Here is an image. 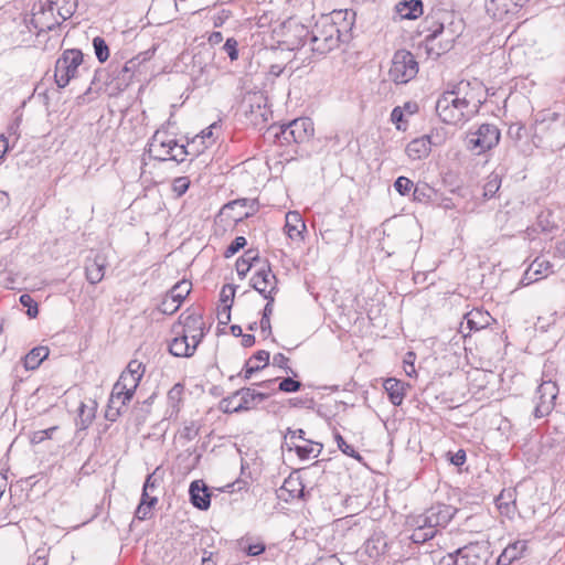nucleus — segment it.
<instances>
[{"label":"nucleus","instance_id":"nucleus-34","mask_svg":"<svg viewBox=\"0 0 565 565\" xmlns=\"http://www.w3.org/2000/svg\"><path fill=\"white\" fill-rule=\"evenodd\" d=\"M49 355V350L45 347H38L32 349L23 359V364L26 370H35Z\"/></svg>","mask_w":565,"mask_h":565},{"label":"nucleus","instance_id":"nucleus-2","mask_svg":"<svg viewBox=\"0 0 565 565\" xmlns=\"http://www.w3.org/2000/svg\"><path fill=\"white\" fill-rule=\"evenodd\" d=\"M342 17V11H333L331 14L321 15L311 30L310 43L312 51L327 54L339 46L340 29L337 19Z\"/></svg>","mask_w":565,"mask_h":565},{"label":"nucleus","instance_id":"nucleus-7","mask_svg":"<svg viewBox=\"0 0 565 565\" xmlns=\"http://www.w3.org/2000/svg\"><path fill=\"white\" fill-rule=\"evenodd\" d=\"M418 62L407 50H397L391 62L390 78L395 84H407L418 74Z\"/></svg>","mask_w":565,"mask_h":565},{"label":"nucleus","instance_id":"nucleus-52","mask_svg":"<svg viewBox=\"0 0 565 565\" xmlns=\"http://www.w3.org/2000/svg\"><path fill=\"white\" fill-rule=\"evenodd\" d=\"M413 186V181L406 177H398L394 182V188L401 195H407Z\"/></svg>","mask_w":565,"mask_h":565},{"label":"nucleus","instance_id":"nucleus-25","mask_svg":"<svg viewBox=\"0 0 565 565\" xmlns=\"http://www.w3.org/2000/svg\"><path fill=\"white\" fill-rule=\"evenodd\" d=\"M402 19L414 20L423 14L422 0L401 1L395 7Z\"/></svg>","mask_w":565,"mask_h":565},{"label":"nucleus","instance_id":"nucleus-18","mask_svg":"<svg viewBox=\"0 0 565 565\" xmlns=\"http://www.w3.org/2000/svg\"><path fill=\"white\" fill-rule=\"evenodd\" d=\"M191 503L200 509L207 510L211 505V494L207 487L201 481H192L189 489Z\"/></svg>","mask_w":565,"mask_h":565},{"label":"nucleus","instance_id":"nucleus-21","mask_svg":"<svg viewBox=\"0 0 565 565\" xmlns=\"http://www.w3.org/2000/svg\"><path fill=\"white\" fill-rule=\"evenodd\" d=\"M268 363L269 352L266 350H259L246 361L242 372L238 375L244 380H249L254 373L267 366Z\"/></svg>","mask_w":565,"mask_h":565},{"label":"nucleus","instance_id":"nucleus-11","mask_svg":"<svg viewBox=\"0 0 565 565\" xmlns=\"http://www.w3.org/2000/svg\"><path fill=\"white\" fill-rule=\"evenodd\" d=\"M51 3L52 0H40L33 8L31 24L39 33L52 31L63 22L55 14V7Z\"/></svg>","mask_w":565,"mask_h":565},{"label":"nucleus","instance_id":"nucleus-47","mask_svg":"<svg viewBox=\"0 0 565 565\" xmlns=\"http://www.w3.org/2000/svg\"><path fill=\"white\" fill-rule=\"evenodd\" d=\"M301 382L287 376L279 382L278 390L284 393H296L301 388Z\"/></svg>","mask_w":565,"mask_h":565},{"label":"nucleus","instance_id":"nucleus-53","mask_svg":"<svg viewBox=\"0 0 565 565\" xmlns=\"http://www.w3.org/2000/svg\"><path fill=\"white\" fill-rule=\"evenodd\" d=\"M190 186V180L188 177H178L172 182V191L177 196H182Z\"/></svg>","mask_w":565,"mask_h":565},{"label":"nucleus","instance_id":"nucleus-54","mask_svg":"<svg viewBox=\"0 0 565 565\" xmlns=\"http://www.w3.org/2000/svg\"><path fill=\"white\" fill-rule=\"evenodd\" d=\"M238 403V395L234 392L231 396L225 397L221 401V407L224 413H241V411L235 409Z\"/></svg>","mask_w":565,"mask_h":565},{"label":"nucleus","instance_id":"nucleus-26","mask_svg":"<svg viewBox=\"0 0 565 565\" xmlns=\"http://www.w3.org/2000/svg\"><path fill=\"white\" fill-rule=\"evenodd\" d=\"M383 386L388 395L391 403L395 406H399L403 403L405 396L404 383L399 380L390 377L384 381Z\"/></svg>","mask_w":565,"mask_h":565},{"label":"nucleus","instance_id":"nucleus-23","mask_svg":"<svg viewBox=\"0 0 565 565\" xmlns=\"http://www.w3.org/2000/svg\"><path fill=\"white\" fill-rule=\"evenodd\" d=\"M552 265L548 260L543 258H535L532 264L529 266L524 274L523 281L525 285L534 282L543 277H546L551 271Z\"/></svg>","mask_w":565,"mask_h":565},{"label":"nucleus","instance_id":"nucleus-36","mask_svg":"<svg viewBox=\"0 0 565 565\" xmlns=\"http://www.w3.org/2000/svg\"><path fill=\"white\" fill-rule=\"evenodd\" d=\"M282 489L289 492L290 498L306 499L305 486L299 478H291L285 480Z\"/></svg>","mask_w":565,"mask_h":565},{"label":"nucleus","instance_id":"nucleus-5","mask_svg":"<svg viewBox=\"0 0 565 565\" xmlns=\"http://www.w3.org/2000/svg\"><path fill=\"white\" fill-rule=\"evenodd\" d=\"M268 132L273 134L275 141L280 146L291 143L300 145L310 140L313 136L315 128L310 118L300 117L280 126L273 125L268 129Z\"/></svg>","mask_w":565,"mask_h":565},{"label":"nucleus","instance_id":"nucleus-10","mask_svg":"<svg viewBox=\"0 0 565 565\" xmlns=\"http://www.w3.org/2000/svg\"><path fill=\"white\" fill-rule=\"evenodd\" d=\"M457 84V94H460L463 100H467V107L472 116H475L482 104L487 100V89L484 85L473 79L470 81H460Z\"/></svg>","mask_w":565,"mask_h":565},{"label":"nucleus","instance_id":"nucleus-29","mask_svg":"<svg viewBox=\"0 0 565 565\" xmlns=\"http://www.w3.org/2000/svg\"><path fill=\"white\" fill-rule=\"evenodd\" d=\"M184 385L181 383L174 384L168 392V412L169 416L177 415L180 411V405L183 399Z\"/></svg>","mask_w":565,"mask_h":565},{"label":"nucleus","instance_id":"nucleus-8","mask_svg":"<svg viewBox=\"0 0 565 565\" xmlns=\"http://www.w3.org/2000/svg\"><path fill=\"white\" fill-rule=\"evenodd\" d=\"M500 130L493 124H482L476 131H470L466 137V147L477 154H481L493 147L500 141Z\"/></svg>","mask_w":565,"mask_h":565},{"label":"nucleus","instance_id":"nucleus-32","mask_svg":"<svg viewBox=\"0 0 565 565\" xmlns=\"http://www.w3.org/2000/svg\"><path fill=\"white\" fill-rule=\"evenodd\" d=\"M259 259L258 250L248 249L236 260V271L241 278H244L249 271L254 262Z\"/></svg>","mask_w":565,"mask_h":565},{"label":"nucleus","instance_id":"nucleus-61","mask_svg":"<svg viewBox=\"0 0 565 565\" xmlns=\"http://www.w3.org/2000/svg\"><path fill=\"white\" fill-rule=\"evenodd\" d=\"M124 372L135 375L139 379H142L143 373H145V366L142 365L141 362H139L137 360H132L128 363L127 369Z\"/></svg>","mask_w":565,"mask_h":565},{"label":"nucleus","instance_id":"nucleus-38","mask_svg":"<svg viewBox=\"0 0 565 565\" xmlns=\"http://www.w3.org/2000/svg\"><path fill=\"white\" fill-rule=\"evenodd\" d=\"M192 284L188 280H181L177 282L167 294L174 298L177 301L181 302L188 297L191 292Z\"/></svg>","mask_w":565,"mask_h":565},{"label":"nucleus","instance_id":"nucleus-15","mask_svg":"<svg viewBox=\"0 0 565 565\" xmlns=\"http://www.w3.org/2000/svg\"><path fill=\"white\" fill-rule=\"evenodd\" d=\"M182 334L191 339L192 342L199 344L204 337V322L201 315L191 313L181 316Z\"/></svg>","mask_w":565,"mask_h":565},{"label":"nucleus","instance_id":"nucleus-57","mask_svg":"<svg viewBox=\"0 0 565 565\" xmlns=\"http://www.w3.org/2000/svg\"><path fill=\"white\" fill-rule=\"evenodd\" d=\"M199 435V426L194 422H190L180 430V437L191 441Z\"/></svg>","mask_w":565,"mask_h":565},{"label":"nucleus","instance_id":"nucleus-17","mask_svg":"<svg viewBox=\"0 0 565 565\" xmlns=\"http://www.w3.org/2000/svg\"><path fill=\"white\" fill-rule=\"evenodd\" d=\"M107 262L103 254H95L85 262V275L89 284L96 285L103 280Z\"/></svg>","mask_w":565,"mask_h":565},{"label":"nucleus","instance_id":"nucleus-48","mask_svg":"<svg viewBox=\"0 0 565 565\" xmlns=\"http://www.w3.org/2000/svg\"><path fill=\"white\" fill-rule=\"evenodd\" d=\"M222 51L227 54L231 62L238 60V42L234 38H228L222 46Z\"/></svg>","mask_w":565,"mask_h":565},{"label":"nucleus","instance_id":"nucleus-31","mask_svg":"<svg viewBox=\"0 0 565 565\" xmlns=\"http://www.w3.org/2000/svg\"><path fill=\"white\" fill-rule=\"evenodd\" d=\"M526 548L525 541H516L512 544H509L499 557L500 563H512L513 561L520 558Z\"/></svg>","mask_w":565,"mask_h":565},{"label":"nucleus","instance_id":"nucleus-41","mask_svg":"<svg viewBox=\"0 0 565 565\" xmlns=\"http://www.w3.org/2000/svg\"><path fill=\"white\" fill-rule=\"evenodd\" d=\"M501 186V178L498 173H491L486 184L483 185V196L486 199H491L499 191Z\"/></svg>","mask_w":565,"mask_h":565},{"label":"nucleus","instance_id":"nucleus-24","mask_svg":"<svg viewBox=\"0 0 565 565\" xmlns=\"http://www.w3.org/2000/svg\"><path fill=\"white\" fill-rule=\"evenodd\" d=\"M186 335H178L169 344V351L172 355L179 358H190L194 354L199 344L190 342Z\"/></svg>","mask_w":565,"mask_h":565},{"label":"nucleus","instance_id":"nucleus-20","mask_svg":"<svg viewBox=\"0 0 565 565\" xmlns=\"http://www.w3.org/2000/svg\"><path fill=\"white\" fill-rule=\"evenodd\" d=\"M306 224L297 211H290L286 214L285 232L291 241H303Z\"/></svg>","mask_w":565,"mask_h":565},{"label":"nucleus","instance_id":"nucleus-55","mask_svg":"<svg viewBox=\"0 0 565 565\" xmlns=\"http://www.w3.org/2000/svg\"><path fill=\"white\" fill-rule=\"evenodd\" d=\"M444 32V25L440 24L433 33L428 34L425 39L426 41V46H427V51H428V54H431L434 53L436 56H439L440 55V51H436L435 50V40L437 39V36L439 34H441Z\"/></svg>","mask_w":565,"mask_h":565},{"label":"nucleus","instance_id":"nucleus-22","mask_svg":"<svg viewBox=\"0 0 565 565\" xmlns=\"http://www.w3.org/2000/svg\"><path fill=\"white\" fill-rule=\"evenodd\" d=\"M521 0H490L486 8L487 12L495 19H502L509 13L518 12V8L522 4Z\"/></svg>","mask_w":565,"mask_h":565},{"label":"nucleus","instance_id":"nucleus-49","mask_svg":"<svg viewBox=\"0 0 565 565\" xmlns=\"http://www.w3.org/2000/svg\"><path fill=\"white\" fill-rule=\"evenodd\" d=\"M20 303L23 307L28 308L26 315L30 318H35L38 316V313H39L38 303L34 301V299L30 295H28V294L21 295Z\"/></svg>","mask_w":565,"mask_h":565},{"label":"nucleus","instance_id":"nucleus-51","mask_svg":"<svg viewBox=\"0 0 565 565\" xmlns=\"http://www.w3.org/2000/svg\"><path fill=\"white\" fill-rule=\"evenodd\" d=\"M172 148H173V150L169 151V156L167 157V160L183 162L188 154L185 146L179 145L178 141L175 140V146H172Z\"/></svg>","mask_w":565,"mask_h":565},{"label":"nucleus","instance_id":"nucleus-6","mask_svg":"<svg viewBox=\"0 0 565 565\" xmlns=\"http://www.w3.org/2000/svg\"><path fill=\"white\" fill-rule=\"evenodd\" d=\"M84 63L81 50H65L55 62L54 79L60 88L66 87L71 79L79 75V67Z\"/></svg>","mask_w":565,"mask_h":565},{"label":"nucleus","instance_id":"nucleus-58","mask_svg":"<svg viewBox=\"0 0 565 565\" xmlns=\"http://www.w3.org/2000/svg\"><path fill=\"white\" fill-rule=\"evenodd\" d=\"M159 470L160 468H157L152 473L147 476L142 489L151 492L159 487L161 482V476L159 475Z\"/></svg>","mask_w":565,"mask_h":565},{"label":"nucleus","instance_id":"nucleus-19","mask_svg":"<svg viewBox=\"0 0 565 565\" xmlns=\"http://www.w3.org/2000/svg\"><path fill=\"white\" fill-rule=\"evenodd\" d=\"M431 145L430 136L424 135L408 142L405 151L409 159L422 160L430 153Z\"/></svg>","mask_w":565,"mask_h":565},{"label":"nucleus","instance_id":"nucleus-30","mask_svg":"<svg viewBox=\"0 0 565 565\" xmlns=\"http://www.w3.org/2000/svg\"><path fill=\"white\" fill-rule=\"evenodd\" d=\"M437 533V530L429 524H424V519L418 516L417 527L413 531L411 539L416 544H423L431 540Z\"/></svg>","mask_w":565,"mask_h":565},{"label":"nucleus","instance_id":"nucleus-56","mask_svg":"<svg viewBox=\"0 0 565 565\" xmlns=\"http://www.w3.org/2000/svg\"><path fill=\"white\" fill-rule=\"evenodd\" d=\"M246 238L243 236H237L225 249L224 256L230 258L234 256L239 249L244 248L246 245Z\"/></svg>","mask_w":565,"mask_h":565},{"label":"nucleus","instance_id":"nucleus-27","mask_svg":"<svg viewBox=\"0 0 565 565\" xmlns=\"http://www.w3.org/2000/svg\"><path fill=\"white\" fill-rule=\"evenodd\" d=\"M491 316L479 309L471 310L465 316L467 327L470 331H479L490 324Z\"/></svg>","mask_w":565,"mask_h":565},{"label":"nucleus","instance_id":"nucleus-33","mask_svg":"<svg viewBox=\"0 0 565 565\" xmlns=\"http://www.w3.org/2000/svg\"><path fill=\"white\" fill-rule=\"evenodd\" d=\"M52 7H55V14L61 21L70 19L77 9V0H52Z\"/></svg>","mask_w":565,"mask_h":565},{"label":"nucleus","instance_id":"nucleus-16","mask_svg":"<svg viewBox=\"0 0 565 565\" xmlns=\"http://www.w3.org/2000/svg\"><path fill=\"white\" fill-rule=\"evenodd\" d=\"M236 395H238V403L235 409L241 412L257 408L260 403L270 396L269 393L258 392L252 387H242L236 391Z\"/></svg>","mask_w":565,"mask_h":565},{"label":"nucleus","instance_id":"nucleus-63","mask_svg":"<svg viewBox=\"0 0 565 565\" xmlns=\"http://www.w3.org/2000/svg\"><path fill=\"white\" fill-rule=\"evenodd\" d=\"M288 362H289V359L282 354V353H277L274 355L273 358V364L280 367V369H284L287 373H292L295 376H297V374L288 366Z\"/></svg>","mask_w":565,"mask_h":565},{"label":"nucleus","instance_id":"nucleus-43","mask_svg":"<svg viewBox=\"0 0 565 565\" xmlns=\"http://www.w3.org/2000/svg\"><path fill=\"white\" fill-rule=\"evenodd\" d=\"M93 46H94V51H95V55H96L97 60L100 63L106 62L109 57V49H108V45L105 42V40L100 36L94 38Z\"/></svg>","mask_w":565,"mask_h":565},{"label":"nucleus","instance_id":"nucleus-14","mask_svg":"<svg viewBox=\"0 0 565 565\" xmlns=\"http://www.w3.org/2000/svg\"><path fill=\"white\" fill-rule=\"evenodd\" d=\"M250 286L260 295H275L277 292V278L269 266L257 270L250 278Z\"/></svg>","mask_w":565,"mask_h":565},{"label":"nucleus","instance_id":"nucleus-60","mask_svg":"<svg viewBox=\"0 0 565 565\" xmlns=\"http://www.w3.org/2000/svg\"><path fill=\"white\" fill-rule=\"evenodd\" d=\"M235 296V287L233 285H224L221 290V302L223 306H231Z\"/></svg>","mask_w":565,"mask_h":565},{"label":"nucleus","instance_id":"nucleus-39","mask_svg":"<svg viewBox=\"0 0 565 565\" xmlns=\"http://www.w3.org/2000/svg\"><path fill=\"white\" fill-rule=\"evenodd\" d=\"M295 450L299 458L308 459L310 457H318L322 450V445L319 443L309 441V445L306 446H297L295 445Z\"/></svg>","mask_w":565,"mask_h":565},{"label":"nucleus","instance_id":"nucleus-46","mask_svg":"<svg viewBox=\"0 0 565 565\" xmlns=\"http://www.w3.org/2000/svg\"><path fill=\"white\" fill-rule=\"evenodd\" d=\"M50 547H39L34 554L29 558L28 565H47Z\"/></svg>","mask_w":565,"mask_h":565},{"label":"nucleus","instance_id":"nucleus-42","mask_svg":"<svg viewBox=\"0 0 565 565\" xmlns=\"http://www.w3.org/2000/svg\"><path fill=\"white\" fill-rule=\"evenodd\" d=\"M289 32H292L297 39V42L292 43L296 47L303 46L307 43V40L310 41L311 31L302 24H295L292 29H289Z\"/></svg>","mask_w":565,"mask_h":565},{"label":"nucleus","instance_id":"nucleus-13","mask_svg":"<svg viewBox=\"0 0 565 565\" xmlns=\"http://www.w3.org/2000/svg\"><path fill=\"white\" fill-rule=\"evenodd\" d=\"M456 512V508L448 504L438 503L430 507L420 516L424 519V524H429L437 530L439 526H446L455 516Z\"/></svg>","mask_w":565,"mask_h":565},{"label":"nucleus","instance_id":"nucleus-35","mask_svg":"<svg viewBox=\"0 0 565 565\" xmlns=\"http://www.w3.org/2000/svg\"><path fill=\"white\" fill-rule=\"evenodd\" d=\"M536 225L543 233H553L557 230V220L552 211L545 210L537 215Z\"/></svg>","mask_w":565,"mask_h":565},{"label":"nucleus","instance_id":"nucleus-1","mask_svg":"<svg viewBox=\"0 0 565 565\" xmlns=\"http://www.w3.org/2000/svg\"><path fill=\"white\" fill-rule=\"evenodd\" d=\"M533 138L552 148L565 146V117L556 111L544 109L534 118Z\"/></svg>","mask_w":565,"mask_h":565},{"label":"nucleus","instance_id":"nucleus-59","mask_svg":"<svg viewBox=\"0 0 565 565\" xmlns=\"http://www.w3.org/2000/svg\"><path fill=\"white\" fill-rule=\"evenodd\" d=\"M290 407L313 408L315 401L311 397H294L288 401Z\"/></svg>","mask_w":565,"mask_h":565},{"label":"nucleus","instance_id":"nucleus-64","mask_svg":"<svg viewBox=\"0 0 565 565\" xmlns=\"http://www.w3.org/2000/svg\"><path fill=\"white\" fill-rule=\"evenodd\" d=\"M110 394L121 396L124 399H131L134 397V395L128 392V388L120 382L119 379L113 386Z\"/></svg>","mask_w":565,"mask_h":565},{"label":"nucleus","instance_id":"nucleus-50","mask_svg":"<svg viewBox=\"0 0 565 565\" xmlns=\"http://www.w3.org/2000/svg\"><path fill=\"white\" fill-rule=\"evenodd\" d=\"M119 380L128 388V392H130L132 395L135 394L141 381V379L126 372H122L120 374Z\"/></svg>","mask_w":565,"mask_h":565},{"label":"nucleus","instance_id":"nucleus-9","mask_svg":"<svg viewBox=\"0 0 565 565\" xmlns=\"http://www.w3.org/2000/svg\"><path fill=\"white\" fill-rule=\"evenodd\" d=\"M558 392V385L555 381L542 380L533 397V415L535 418H543L552 413Z\"/></svg>","mask_w":565,"mask_h":565},{"label":"nucleus","instance_id":"nucleus-40","mask_svg":"<svg viewBox=\"0 0 565 565\" xmlns=\"http://www.w3.org/2000/svg\"><path fill=\"white\" fill-rule=\"evenodd\" d=\"M334 440L338 448L347 456L354 458L358 461H362V456L354 449L353 446L349 445L339 431L334 433Z\"/></svg>","mask_w":565,"mask_h":565},{"label":"nucleus","instance_id":"nucleus-3","mask_svg":"<svg viewBox=\"0 0 565 565\" xmlns=\"http://www.w3.org/2000/svg\"><path fill=\"white\" fill-rule=\"evenodd\" d=\"M491 556L490 543L478 541L441 556L437 565H488Z\"/></svg>","mask_w":565,"mask_h":565},{"label":"nucleus","instance_id":"nucleus-12","mask_svg":"<svg viewBox=\"0 0 565 565\" xmlns=\"http://www.w3.org/2000/svg\"><path fill=\"white\" fill-rule=\"evenodd\" d=\"M172 146H175V139L167 131L157 130L148 142V153L154 160L166 161Z\"/></svg>","mask_w":565,"mask_h":565},{"label":"nucleus","instance_id":"nucleus-37","mask_svg":"<svg viewBox=\"0 0 565 565\" xmlns=\"http://www.w3.org/2000/svg\"><path fill=\"white\" fill-rule=\"evenodd\" d=\"M95 418V406H87L84 403H81L78 407V419H77V426L81 429L87 428L93 419Z\"/></svg>","mask_w":565,"mask_h":565},{"label":"nucleus","instance_id":"nucleus-4","mask_svg":"<svg viewBox=\"0 0 565 565\" xmlns=\"http://www.w3.org/2000/svg\"><path fill=\"white\" fill-rule=\"evenodd\" d=\"M436 113L439 118L449 125H457L472 117L460 94H457V84L451 85L436 102Z\"/></svg>","mask_w":565,"mask_h":565},{"label":"nucleus","instance_id":"nucleus-44","mask_svg":"<svg viewBox=\"0 0 565 565\" xmlns=\"http://www.w3.org/2000/svg\"><path fill=\"white\" fill-rule=\"evenodd\" d=\"M433 189L426 184H417L413 190V198L417 202H428L431 198Z\"/></svg>","mask_w":565,"mask_h":565},{"label":"nucleus","instance_id":"nucleus-45","mask_svg":"<svg viewBox=\"0 0 565 565\" xmlns=\"http://www.w3.org/2000/svg\"><path fill=\"white\" fill-rule=\"evenodd\" d=\"M180 306L181 302L177 301L174 298L167 294L158 309L164 315H173Z\"/></svg>","mask_w":565,"mask_h":565},{"label":"nucleus","instance_id":"nucleus-28","mask_svg":"<svg viewBox=\"0 0 565 565\" xmlns=\"http://www.w3.org/2000/svg\"><path fill=\"white\" fill-rule=\"evenodd\" d=\"M130 401L131 399H124L121 396L110 394L105 412V418L109 422H116Z\"/></svg>","mask_w":565,"mask_h":565},{"label":"nucleus","instance_id":"nucleus-62","mask_svg":"<svg viewBox=\"0 0 565 565\" xmlns=\"http://www.w3.org/2000/svg\"><path fill=\"white\" fill-rule=\"evenodd\" d=\"M152 508L153 505H149L146 501L139 502L135 512V516L140 521L147 520L150 518Z\"/></svg>","mask_w":565,"mask_h":565}]
</instances>
